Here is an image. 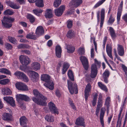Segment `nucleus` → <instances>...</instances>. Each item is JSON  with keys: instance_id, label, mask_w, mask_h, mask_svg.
Here are the masks:
<instances>
[{"instance_id": "f257e3e1", "label": "nucleus", "mask_w": 127, "mask_h": 127, "mask_svg": "<svg viewBox=\"0 0 127 127\" xmlns=\"http://www.w3.org/2000/svg\"><path fill=\"white\" fill-rule=\"evenodd\" d=\"M33 94L37 98L35 97H32V100L34 102L39 105L45 106L46 105L47 98L46 97L40 93L36 90H33Z\"/></svg>"}, {"instance_id": "f03ea898", "label": "nucleus", "mask_w": 127, "mask_h": 127, "mask_svg": "<svg viewBox=\"0 0 127 127\" xmlns=\"http://www.w3.org/2000/svg\"><path fill=\"white\" fill-rule=\"evenodd\" d=\"M50 76L48 74H44L42 75L41 77V80L47 83L44 84V85L52 90L54 89V84L52 81H50Z\"/></svg>"}, {"instance_id": "7ed1b4c3", "label": "nucleus", "mask_w": 127, "mask_h": 127, "mask_svg": "<svg viewBox=\"0 0 127 127\" xmlns=\"http://www.w3.org/2000/svg\"><path fill=\"white\" fill-rule=\"evenodd\" d=\"M100 66V63L95 59V64L92 65L91 67V77L92 78H94L96 76L97 73V68Z\"/></svg>"}, {"instance_id": "20e7f679", "label": "nucleus", "mask_w": 127, "mask_h": 127, "mask_svg": "<svg viewBox=\"0 0 127 127\" xmlns=\"http://www.w3.org/2000/svg\"><path fill=\"white\" fill-rule=\"evenodd\" d=\"M14 19L9 17H4L3 19L1 20L2 24L4 27L6 28H9L12 26V22L14 21Z\"/></svg>"}, {"instance_id": "39448f33", "label": "nucleus", "mask_w": 127, "mask_h": 127, "mask_svg": "<svg viewBox=\"0 0 127 127\" xmlns=\"http://www.w3.org/2000/svg\"><path fill=\"white\" fill-rule=\"evenodd\" d=\"M68 87L70 92L71 94L74 93L77 94L78 93V90L77 89V86L75 84H72V82L68 80Z\"/></svg>"}, {"instance_id": "423d86ee", "label": "nucleus", "mask_w": 127, "mask_h": 127, "mask_svg": "<svg viewBox=\"0 0 127 127\" xmlns=\"http://www.w3.org/2000/svg\"><path fill=\"white\" fill-rule=\"evenodd\" d=\"M28 74L32 82H34L37 81L39 77L37 73L33 71H29L28 72Z\"/></svg>"}, {"instance_id": "0eeeda50", "label": "nucleus", "mask_w": 127, "mask_h": 127, "mask_svg": "<svg viewBox=\"0 0 127 127\" xmlns=\"http://www.w3.org/2000/svg\"><path fill=\"white\" fill-rule=\"evenodd\" d=\"M19 59L20 62L22 64L25 65L28 64L31 61L29 58L26 56L21 55Z\"/></svg>"}, {"instance_id": "6e6552de", "label": "nucleus", "mask_w": 127, "mask_h": 127, "mask_svg": "<svg viewBox=\"0 0 127 127\" xmlns=\"http://www.w3.org/2000/svg\"><path fill=\"white\" fill-rule=\"evenodd\" d=\"M123 1H122L118 9L117 15V23L118 24H119V21L120 19L122 12V11Z\"/></svg>"}, {"instance_id": "1a4fd4ad", "label": "nucleus", "mask_w": 127, "mask_h": 127, "mask_svg": "<svg viewBox=\"0 0 127 127\" xmlns=\"http://www.w3.org/2000/svg\"><path fill=\"white\" fill-rule=\"evenodd\" d=\"M65 8L64 5H61L60 7L59 8L55 9V15L57 16H60L61 15Z\"/></svg>"}, {"instance_id": "9d476101", "label": "nucleus", "mask_w": 127, "mask_h": 127, "mask_svg": "<svg viewBox=\"0 0 127 127\" xmlns=\"http://www.w3.org/2000/svg\"><path fill=\"white\" fill-rule=\"evenodd\" d=\"M16 88L18 90L22 91H27L28 88L25 84L20 82L16 83Z\"/></svg>"}, {"instance_id": "9b49d317", "label": "nucleus", "mask_w": 127, "mask_h": 127, "mask_svg": "<svg viewBox=\"0 0 127 127\" xmlns=\"http://www.w3.org/2000/svg\"><path fill=\"white\" fill-rule=\"evenodd\" d=\"M80 59L85 69L87 70L89 67L88 61L86 57L84 56L80 57Z\"/></svg>"}, {"instance_id": "f8f14e48", "label": "nucleus", "mask_w": 127, "mask_h": 127, "mask_svg": "<svg viewBox=\"0 0 127 127\" xmlns=\"http://www.w3.org/2000/svg\"><path fill=\"white\" fill-rule=\"evenodd\" d=\"M106 111V109L105 107H103L101 109L100 114V123L102 127H104V123L103 117Z\"/></svg>"}, {"instance_id": "ddd939ff", "label": "nucleus", "mask_w": 127, "mask_h": 127, "mask_svg": "<svg viewBox=\"0 0 127 127\" xmlns=\"http://www.w3.org/2000/svg\"><path fill=\"white\" fill-rule=\"evenodd\" d=\"M49 107L52 113L58 114V113L57 109L56 107L55 104L52 102L49 103L48 104Z\"/></svg>"}, {"instance_id": "4468645a", "label": "nucleus", "mask_w": 127, "mask_h": 127, "mask_svg": "<svg viewBox=\"0 0 127 127\" xmlns=\"http://www.w3.org/2000/svg\"><path fill=\"white\" fill-rule=\"evenodd\" d=\"M4 100L7 103L9 104L11 106H14L15 105V101L11 97L6 96L4 97Z\"/></svg>"}, {"instance_id": "2eb2a0df", "label": "nucleus", "mask_w": 127, "mask_h": 127, "mask_svg": "<svg viewBox=\"0 0 127 127\" xmlns=\"http://www.w3.org/2000/svg\"><path fill=\"white\" fill-rule=\"evenodd\" d=\"M75 124L77 125L83 126L85 127V126L84 119L82 117H79L76 120Z\"/></svg>"}, {"instance_id": "dca6fc26", "label": "nucleus", "mask_w": 127, "mask_h": 127, "mask_svg": "<svg viewBox=\"0 0 127 127\" xmlns=\"http://www.w3.org/2000/svg\"><path fill=\"white\" fill-rule=\"evenodd\" d=\"M117 52L118 55L121 56H123L124 53V49L123 47L119 44H118Z\"/></svg>"}, {"instance_id": "f3484780", "label": "nucleus", "mask_w": 127, "mask_h": 127, "mask_svg": "<svg viewBox=\"0 0 127 127\" xmlns=\"http://www.w3.org/2000/svg\"><path fill=\"white\" fill-rule=\"evenodd\" d=\"M16 99L18 101V99L24 100L27 101H29L30 100L29 97L28 96L21 94H18L16 95Z\"/></svg>"}, {"instance_id": "a211bd4d", "label": "nucleus", "mask_w": 127, "mask_h": 127, "mask_svg": "<svg viewBox=\"0 0 127 127\" xmlns=\"http://www.w3.org/2000/svg\"><path fill=\"white\" fill-rule=\"evenodd\" d=\"M44 32V30L42 27L40 26L37 27L35 33L37 35L39 36L43 34Z\"/></svg>"}, {"instance_id": "6ab92c4d", "label": "nucleus", "mask_w": 127, "mask_h": 127, "mask_svg": "<svg viewBox=\"0 0 127 127\" xmlns=\"http://www.w3.org/2000/svg\"><path fill=\"white\" fill-rule=\"evenodd\" d=\"M2 119L4 120L7 121H11L13 120L12 115L9 113H6L3 114Z\"/></svg>"}, {"instance_id": "aec40b11", "label": "nucleus", "mask_w": 127, "mask_h": 127, "mask_svg": "<svg viewBox=\"0 0 127 127\" xmlns=\"http://www.w3.org/2000/svg\"><path fill=\"white\" fill-rule=\"evenodd\" d=\"M32 69L35 71L40 69V65L39 63L36 62H33L31 64Z\"/></svg>"}, {"instance_id": "412c9836", "label": "nucleus", "mask_w": 127, "mask_h": 127, "mask_svg": "<svg viewBox=\"0 0 127 127\" xmlns=\"http://www.w3.org/2000/svg\"><path fill=\"white\" fill-rule=\"evenodd\" d=\"M45 16L46 18H51L53 17L52 11L51 9H46L45 12Z\"/></svg>"}, {"instance_id": "4be33fe9", "label": "nucleus", "mask_w": 127, "mask_h": 127, "mask_svg": "<svg viewBox=\"0 0 127 127\" xmlns=\"http://www.w3.org/2000/svg\"><path fill=\"white\" fill-rule=\"evenodd\" d=\"M105 17V10L102 9L101 11V21L100 23V28H102Z\"/></svg>"}, {"instance_id": "5701e85b", "label": "nucleus", "mask_w": 127, "mask_h": 127, "mask_svg": "<svg viewBox=\"0 0 127 127\" xmlns=\"http://www.w3.org/2000/svg\"><path fill=\"white\" fill-rule=\"evenodd\" d=\"M91 85L90 84H88L86 86L85 90V98L86 100L91 90Z\"/></svg>"}, {"instance_id": "b1692460", "label": "nucleus", "mask_w": 127, "mask_h": 127, "mask_svg": "<svg viewBox=\"0 0 127 127\" xmlns=\"http://www.w3.org/2000/svg\"><path fill=\"white\" fill-rule=\"evenodd\" d=\"M55 51L56 56L58 58H60L61 56L62 52L61 47L59 45H57L56 47Z\"/></svg>"}, {"instance_id": "393cba45", "label": "nucleus", "mask_w": 127, "mask_h": 127, "mask_svg": "<svg viewBox=\"0 0 127 127\" xmlns=\"http://www.w3.org/2000/svg\"><path fill=\"white\" fill-rule=\"evenodd\" d=\"M2 94L4 95H10L11 94L12 92L10 90L7 88H4L2 89Z\"/></svg>"}, {"instance_id": "a878e982", "label": "nucleus", "mask_w": 127, "mask_h": 127, "mask_svg": "<svg viewBox=\"0 0 127 127\" xmlns=\"http://www.w3.org/2000/svg\"><path fill=\"white\" fill-rule=\"evenodd\" d=\"M20 123L21 126L27 125H26L28 123V120L25 116L21 117L19 119Z\"/></svg>"}, {"instance_id": "bb28decb", "label": "nucleus", "mask_w": 127, "mask_h": 127, "mask_svg": "<svg viewBox=\"0 0 127 127\" xmlns=\"http://www.w3.org/2000/svg\"><path fill=\"white\" fill-rule=\"evenodd\" d=\"M82 0H73L71 1L70 4L77 7L82 3Z\"/></svg>"}, {"instance_id": "cd10ccee", "label": "nucleus", "mask_w": 127, "mask_h": 127, "mask_svg": "<svg viewBox=\"0 0 127 127\" xmlns=\"http://www.w3.org/2000/svg\"><path fill=\"white\" fill-rule=\"evenodd\" d=\"M69 66V65L68 63H64L62 69V73L63 74L65 73Z\"/></svg>"}, {"instance_id": "c85d7f7f", "label": "nucleus", "mask_w": 127, "mask_h": 127, "mask_svg": "<svg viewBox=\"0 0 127 127\" xmlns=\"http://www.w3.org/2000/svg\"><path fill=\"white\" fill-rule=\"evenodd\" d=\"M103 101L102 98V95L101 94H99L98 100L97 102V107H98L100 108L102 107L103 105Z\"/></svg>"}, {"instance_id": "c756f323", "label": "nucleus", "mask_w": 127, "mask_h": 127, "mask_svg": "<svg viewBox=\"0 0 127 127\" xmlns=\"http://www.w3.org/2000/svg\"><path fill=\"white\" fill-rule=\"evenodd\" d=\"M75 34V32L72 30H69L66 35L69 38H71L74 36Z\"/></svg>"}, {"instance_id": "7c9ffc66", "label": "nucleus", "mask_w": 127, "mask_h": 127, "mask_svg": "<svg viewBox=\"0 0 127 127\" xmlns=\"http://www.w3.org/2000/svg\"><path fill=\"white\" fill-rule=\"evenodd\" d=\"M35 3L36 5L39 7H42L44 6L43 0H36Z\"/></svg>"}, {"instance_id": "2f4dec72", "label": "nucleus", "mask_w": 127, "mask_h": 127, "mask_svg": "<svg viewBox=\"0 0 127 127\" xmlns=\"http://www.w3.org/2000/svg\"><path fill=\"white\" fill-rule=\"evenodd\" d=\"M45 119L48 122H52L54 121L53 117L51 115H46L45 117Z\"/></svg>"}, {"instance_id": "473e14b6", "label": "nucleus", "mask_w": 127, "mask_h": 127, "mask_svg": "<svg viewBox=\"0 0 127 127\" xmlns=\"http://www.w3.org/2000/svg\"><path fill=\"white\" fill-rule=\"evenodd\" d=\"M106 52L107 54L109 57L113 59V58L112 55V50L111 48L107 46L106 47Z\"/></svg>"}, {"instance_id": "72a5a7b5", "label": "nucleus", "mask_w": 127, "mask_h": 127, "mask_svg": "<svg viewBox=\"0 0 127 127\" xmlns=\"http://www.w3.org/2000/svg\"><path fill=\"white\" fill-rule=\"evenodd\" d=\"M26 37L28 39H36V35L33 34V33L31 32L28 34L26 35Z\"/></svg>"}, {"instance_id": "f704fd0d", "label": "nucleus", "mask_w": 127, "mask_h": 127, "mask_svg": "<svg viewBox=\"0 0 127 127\" xmlns=\"http://www.w3.org/2000/svg\"><path fill=\"white\" fill-rule=\"evenodd\" d=\"M66 49L67 52L69 53H73L75 50V48L74 47L69 45H67L66 46Z\"/></svg>"}, {"instance_id": "c9c22d12", "label": "nucleus", "mask_w": 127, "mask_h": 127, "mask_svg": "<svg viewBox=\"0 0 127 127\" xmlns=\"http://www.w3.org/2000/svg\"><path fill=\"white\" fill-rule=\"evenodd\" d=\"M8 5L13 9H16V4L15 3H14L10 1H8L6 2Z\"/></svg>"}, {"instance_id": "e433bc0d", "label": "nucleus", "mask_w": 127, "mask_h": 127, "mask_svg": "<svg viewBox=\"0 0 127 127\" xmlns=\"http://www.w3.org/2000/svg\"><path fill=\"white\" fill-rule=\"evenodd\" d=\"M14 12L12 10L7 9L4 12L3 14L5 15H11L13 14Z\"/></svg>"}, {"instance_id": "4c0bfd02", "label": "nucleus", "mask_w": 127, "mask_h": 127, "mask_svg": "<svg viewBox=\"0 0 127 127\" xmlns=\"http://www.w3.org/2000/svg\"><path fill=\"white\" fill-rule=\"evenodd\" d=\"M27 18L29 19L30 22L32 23H33L35 20L34 17L32 15L28 14L27 16Z\"/></svg>"}, {"instance_id": "58836bf2", "label": "nucleus", "mask_w": 127, "mask_h": 127, "mask_svg": "<svg viewBox=\"0 0 127 127\" xmlns=\"http://www.w3.org/2000/svg\"><path fill=\"white\" fill-rule=\"evenodd\" d=\"M109 30L111 37L112 38H114L116 36V35L114 30L112 28L110 27L109 28Z\"/></svg>"}, {"instance_id": "ea45409f", "label": "nucleus", "mask_w": 127, "mask_h": 127, "mask_svg": "<svg viewBox=\"0 0 127 127\" xmlns=\"http://www.w3.org/2000/svg\"><path fill=\"white\" fill-rule=\"evenodd\" d=\"M98 85L101 89L104 91H107V88L104 85L100 82H99L98 83Z\"/></svg>"}, {"instance_id": "a19ab883", "label": "nucleus", "mask_w": 127, "mask_h": 127, "mask_svg": "<svg viewBox=\"0 0 127 127\" xmlns=\"http://www.w3.org/2000/svg\"><path fill=\"white\" fill-rule=\"evenodd\" d=\"M98 85L101 89L104 91H107V88L104 85L100 82H99L98 83Z\"/></svg>"}, {"instance_id": "79ce46f5", "label": "nucleus", "mask_w": 127, "mask_h": 127, "mask_svg": "<svg viewBox=\"0 0 127 127\" xmlns=\"http://www.w3.org/2000/svg\"><path fill=\"white\" fill-rule=\"evenodd\" d=\"M0 72L8 74H10V71L7 69L4 68L0 69Z\"/></svg>"}, {"instance_id": "37998d69", "label": "nucleus", "mask_w": 127, "mask_h": 127, "mask_svg": "<svg viewBox=\"0 0 127 127\" xmlns=\"http://www.w3.org/2000/svg\"><path fill=\"white\" fill-rule=\"evenodd\" d=\"M62 0H55L54 3L55 7H58L61 4Z\"/></svg>"}, {"instance_id": "c03bdc74", "label": "nucleus", "mask_w": 127, "mask_h": 127, "mask_svg": "<svg viewBox=\"0 0 127 127\" xmlns=\"http://www.w3.org/2000/svg\"><path fill=\"white\" fill-rule=\"evenodd\" d=\"M68 74L69 78L72 81H74V78L72 71L71 70H69Z\"/></svg>"}, {"instance_id": "a18cd8bd", "label": "nucleus", "mask_w": 127, "mask_h": 127, "mask_svg": "<svg viewBox=\"0 0 127 127\" xmlns=\"http://www.w3.org/2000/svg\"><path fill=\"white\" fill-rule=\"evenodd\" d=\"M114 21V18H113L112 16L111 15L109 18L107 23L109 25L112 24L113 23Z\"/></svg>"}, {"instance_id": "49530a36", "label": "nucleus", "mask_w": 127, "mask_h": 127, "mask_svg": "<svg viewBox=\"0 0 127 127\" xmlns=\"http://www.w3.org/2000/svg\"><path fill=\"white\" fill-rule=\"evenodd\" d=\"M106 0H100L98 1L95 5L94 8H96L102 4Z\"/></svg>"}, {"instance_id": "de8ad7c7", "label": "nucleus", "mask_w": 127, "mask_h": 127, "mask_svg": "<svg viewBox=\"0 0 127 127\" xmlns=\"http://www.w3.org/2000/svg\"><path fill=\"white\" fill-rule=\"evenodd\" d=\"M67 26L68 28H72V21L69 20L66 22Z\"/></svg>"}, {"instance_id": "09e8293b", "label": "nucleus", "mask_w": 127, "mask_h": 127, "mask_svg": "<svg viewBox=\"0 0 127 127\" xmlns=\"http://www.w3.org/2000/svg\"><path fill=\"white\" fill-rule=\"evenodd\" d=\"M9 82V80L8 79H3L0 80V84L2 85H5Z\"/></svg>"}, {"instance_id": "8fccbe9b", "label": "nucleus", "mask_w": 127, "mask_h": 127, "mask_svg": "<svg viewBox=\"0 0 127 127\" xmlns=\"http://www.w3.org/2000/svg\"><path fill=\"white\" fill-rule=\"evenodd\" d=\"M33 12L35 14L38 15V14L41 13L42 12V11L41 9H34L33 10Z\"/></svg>"}, {"instance_id": "3c124183", "label": "nucleus", "mask_w": 127, "mask_h": 127, "mask_svg": "<svg viewBox=\"0 0 127 127\" xmlns=\"http://www.w3.org/2000/svg\"><path fill=\"white\" fill-rule=\"evenodd\" d=\"M109 75V71L107 70H106L103 74V76L104 78H106L108 77Z\"/></svg>"}, {"instance_id": "603ef678", "label": "nucleus", "mask_w": 127, "mask_h": 127, "mask_svg": "<svg viewBox=\"0 0 127 127\" xmlns=\"http://www.w3.org/2000/svg\"><path fill=\"white\" fill-rule=\"evenodd\" d=\"M123 110L122 108L120 111V113L118 115V120L117 122V125H118V124H120L121 123V121L120 119L121 114Z\"/></svg>"}, {"instance_id": "864d4df0", "label": "nucleus", "mask_w": 127, "mask_h": 127, "mask_svg": "<svg viewBox=\"0 0 127 127\" xmlns=\"http://www.w3.org/2000/svg\"><path fill=\"white\" fill-rule=\"evenodd\" d=\"M8 38L9 41L11 43L14 44L15 43V38L10 36H8Z\"/></svg>"}, {"instance_id": "5fc2aeb1", "label": "nucleus", "mask_w": 127, "mask_h": 127, "mask_svg": "<svg viewBox=\"0 0 127 127\" xmlns=\"http://www.w3.org/2000/svg\"><path fill=\"white\" fill-rule=\"evenodd\" d=\"M30 46L27 45L25 44H21L18 46V48H29Z\"/></svg>"}, {"instance_id": "6e6d98bb", "label": "nucleus", "mask_w": 127, "mask_h": 127, "mask_svg": "<svg viewBox=\"0 0 127 127\" xmlns=\"http://www.w3.org/2000/svg\"><path fill=\"white\" fill-rule=\"evenodd\" d=\"M78 53L81 55L83 54L85 52L84 49V48H80L78 50Z\"/></svg>"}, {"instance_id": "4d7b16f0", "label": "nucleus", "mask_w": 127, "mask_h": 127, "mask_svg": "<svg viewBox=\"0 0 127 127\" xmlns=\"http://www.w3.org/2000/svg\"><path fill=\"white\" fill-rule=\"evenodd\" d=\"M5 48L8 49H10L12 48V45L9 43H5Z\"/></svg>"}, {"instance_id": "13d9d810", "label": "nucleus", "mask_w": 127, "mask_h": 127, "mask_svg": "<svg viewBox=\"0 0 127 127\" xmlns=\"http://www.w3.org/2000/svg\"><path fill=\"white\" fill-rule=\"evenodd\" d=\"M24 74L23 73L21 72L20 71H17L16 72V76H17L19 77V78H22L23 76V75Z\"/></svg>"}, {"instance_id": "bf43d9fd", "label": "nucleus", "mask_w": 127, "mask_h": 127, "mask_svg": "<svg viewBox=\"0 0 127 127\" xmlns=\"http://www.w3.org/2000/svg\"><path fill=\"white\" fill-rule=\"evenodd\" d=\"M23 79V80L26 82H28L29 81V79L28 77L25 74L23 75V76L22 77Z\"/></svg>"}, {"instance_id": "052dcab7", "label": "nucleus", "mask_w": 127, "mask_h": 127, "mask_svg": "<svg viewBox=\"0 0 127 127\" xmlns=\"http://www.w3.org/2000/svg\"><path fill=\"white\" fill-rule=\"evenodd\" d=\"M122 18L125 21L127 25V13L124 14L122 17Z\"/></svg>"}, {"instance_id": "680f3d73", "label": "nucleus", "mask_w": 127, "mask_h": 127, "mask_svg": "<svg viewBox=\"0 0 127 127\" xmlns=\"http://www.w3.org/2000/svg\"><path fill=\"white\" fill-rule=\"evenodd\" d=\"M69 102L72 108L75 110H76L75 107L74 105L73 104V103L72 100L71 99H69Z\"/></svg>"}, {"instance_id": "e2e57ef3", "label": "nucleus", "mask_w": 127, "mask_h": 127, "mask_svg": "<svg viewBox=\"0 0 127 127\" xmlns=\"http://www.w3.org/2000/svg\"><path fill=\"white\" fill-rule=\"evenodd\" d=\"M110 101V97H108L105 100V104L107 105H108Z\"/></svg>"}, {"instance_id": "0e129e2a", "label": "nucleus", "mask_w": 127, "mask_h": 127, "mask_svg": "<svg viewBox=\"0 0 127 127\" xmlns=\"http://www.w3.org/2000/svg\"><path fill=\"white\" fill-rule=\"evenodd\" d=\"M55 93L56 95L57 96L60 97L61 96V94L60 92V91L58 90H56Z\"/></svg>"}, {"instance_id": "69168bd1", "label": "nucleus", "mask_w": 127, "mask_h": 127, "mask_svg": "<svg viewBox=\"0 0 127 127\" xmlns=\"http://www.w3.org/2000/svg\"><path fill=\"white\" fill-rule=\"evenodd\" d=\"M53 43L52 41L51 40H49L47 42V45L49 46L50 47L52 46V45Z\"/></svg>"}, {"instance_id": "338daca9", "label": "nucleus", "mask_w": 127, "mask_h": 127, "mask_svg": "<svg viewBox=\"0 0 127 127\" xmlns=\"http://www.w3.org/2000/svg\"><path fill=\"white\" fill-rule=\"evenodd\" d=\"M107 39V37L106 36H105L104 38V39L103 40V48H104L105 47V45L106 43V41Z\"/></svg>"}, {"instance_id": "774afa93", "label": "nucleus", "mask_w": 127, "mask_h": 127, "mask_svg": "<svg viewBox=\"0 0 127 127\" xmlns=\"http://www.w3.org/2000/svg\"><path fill=\"white\" fill-rule=\"evenodd\" d=\"M94 49L93 48L92 49L91 51V57L92 58H93L94 56Z\"/></svg>"}]
</instances>
